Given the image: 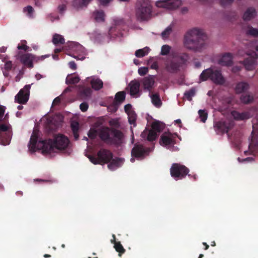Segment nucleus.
<instances>
[{"instance_id":"obj_32","label":"nucleus","mask_w":258,"mask_h":258,"mask_svg":"<svg viewBox=\"0 0 258 258\" xmlns=\"http://www.w3.org/2000/svg\"><path fill=\"white\" fill-rule=\"evenodd\" d=\"M196 90L195 88H191L189 90L186 91L184 93V96L189 101L192 100V97L196 95Z\"/></svg>"},{"instance_id":"obj_47","label":"nucleus","mask_w":258,"mask_h":258,"mask_svg":"<svg viewBox=\"0 0 258 258\" xmlns=\"http://www.w3.org/2000/svg\"><path fill=\"white\" fill-rule=\"evenodd\" d=\"M118 107V104L114 102L109 106L108 109L112 112H115L117 111Z\"/></svg>"},{"instance_id":"obj_55","label":"nucleus","mask_w":258,"mask_h":258,"mask_svg":"<svg viewBox=\"0 0 258 258\" xmlns=\"http://www.w3.org/2000/svg\"><path fill=\"white\" fill-rule=\"evenodd\" d=\"M52 120L50 119H47V127L49 128L50 131H53L54 129V127L52 126Z\"/></svg>"},{"instance_id":"obj_61","label":"nucleus","mask_w":258,"mask_h":258,"mask_svg":"<svg viewBox=\"0 0 258 258\" xmlns=\"http://www.w3.org/2000/svg\"><path fill=\"white\" fill-rule=\"evenodd\" d=\"M73 133L74 139H75V140H77L79 137L78 132H73Z\"/></svg>"},{"instance_id":"obj_15","label":"nucleus","mask_w":258,"mask_h":258,"mask_svg":"<svg viewBox=\"0 0 258 258\" xmlns=\"http://www.w3.org/2000/svg\"><path fill=\"white\" fill-rule=\"evenodd\" d=\"M177 134H172L170 132H164L161 136L160 143L162 146L170 145L175 144V139Z\"/></svg>"},{"instance_id":"obj_43","label":"nucleus","mask_w":258,"mask_h":258,"mask_svg":"<svg viewBox=\"0 0 258 258\" xmlns=\"http://www.w3.org/2000/svg\"><path fill=\"white\" fill-rule=\"evenodd\" d=\"M92 90L89 87L84 88L81 91V94L85 96V97H89L91 96L92 94Z\"/></svg>"},{"instance_id":"obj_4","label":"nucleus","mask_w":258,"mask_h":258,"mask_svg":"<svg viewBox=\"0 0 258 258\" xmlns=\"http://www.w3.org/2000/svg\"><path fill=\"white\" fill-rule=\"evenodd\" d=\"M90 161L94 164H108V168L114 170L120 167L123 163L124 160L120 158H113V154L108 150L101 149L97 154V157L90 155L88 156Z\"/></svg>"},{"instance_id":"obj_62","label":"nucleus","mask_w":258,"mask_h":258,"mask_svg":"<svg viewBox=\"0 0 258 258\" xmlns=\"http://www.w3.org/2000/svg\"><path fill=\"white\" fill-rule=\"evenodd\" d=\"M42 77V76L40 74H37L35 75V78L37 80H39Z\"/></svg>"},{"instance_id":"obj_53","label":"nucleus","mask_w":258,"mask_h":258,"mask_svg":"<svg viewBox=\"0 0 258 258\" xmlns=\"http://www.w3.org/2000/svg\"><path fill=\"white\" fill-rule=\"evenodd\" d=\"M71 128L73 132H78L79 124L77 122L71 124Z\"/></svg>"},{"instance_id":"obj_42","label":"nucleus","mask_w":258,"mask_h":258,"mask_svg":"<svg viewBox=\"0 0 258 258\" xmlns=\"http://www.w3.org/2000/svg\"><path fill=\"white\" fill-rule=\"evenodd\" d=\"M34 11L33 8L31 6H28L23 9V12L27 13V15L30 18L33 17Z\"/></svg>"},{"instance_id":"obj_18","label":"nucleus","mask_w":258,"mask_h":258,"mask_svg":"<svg viewBox=\"0 0 258 258\" xmlns=\"http://www.w3.org/2000/svg\"><path fill=\"white\" fill-rule=\"evenodd\" d=\"M257 15V12L254 7L247 8L244 12L242 19L244 21H249L254 19Z\"/></svg>"},{"instance_id":"obj_17","label":"nucleus","mask_w":258,"mask_h":258,"mask_svg":"<svg viewBox=\"0 0 258 258\" xmlns=\"http://www.w3.org/2000/svg\"><path fill=\"white\" fill-rule=\"evenodd\" d=\"M142 82L144 89L149 91L150 93L151 92L155 84L154 77L151 75L148 76L143 78Z\"/></svg>"},{"instance_id":"obj_36","label":"nucleus","mask_w":258,"mask_h":258,"mask_svg":"<svg viewBox=\"0 0 258 258\" xmlns=\"http://www.w3.org/2000/svg\"><path fill=\"white\" fill-rule=\"evenodd\" d=\"M128 119L130 124H133L134 126L136 125V121L137 119V115L135 111L130 113L127 114Z\"/></svg>"},{"instance_id":"obj_2","label":"nucleus","mask_w":258,"mask_h":258,"mask_svg":"<svg viewBox=\"0 0 258 258\" xmlns=\"http://www.w3.org/2000/svg\"><path fill=\"white\" fill-rule=\"evenodd\" d=\"M207 36L202 29L194 28L188 30L184 35V47L195 52H202L208 46Z\"/></svg>"},{"instance_id":"obj_10","label":"nucleus","mask_w":258,"mask_h":258,"mask_svg":"<svg viewBox=\"0 0 258 258\" xmlns=\"http://www.w3.org/2000/svg\"><path fill=\"white\" fill-rule=\"evenodd\" d=\"M10 127V125H0V144L2 145H8L11 142L12 132L9 130Z\"/></svg>"},{"instance_id":"obj_58","label":"nucleus","mask_w":258,"mask_h":258,"mask_svg":"<svg viewBox=\"0 0 258 258\" xmlns=\"http://www.w3.org/2000/svg\"><path fill=\"white\" fill-rule=\"evenodd\" d=\"M60 102V98L59 97H56L53 101L52 105H56Z\"/></svg>"},{"instance_id":"obj_22","label":"nucleus","mask_w":258,"mask_h":258,"mask_svg":"<svg viewBox=\"0 0 258 258\" xmlns=\"http://www.w3.org/2000/svg\"><path fill=\"white\" fill-rule=\"evenodd\" d=\"M130 93L132 96H136L139 93L140 84L138 81H133L129 84Z\"/></svg>"},{"instance_id":"obj_27","label":"nucleus","mask_w":258,"mask_h":258,"mask_svg":"<svg viewBox=\"0 0 258 258\" xmlns=\"http://www.w3.org/2000/svg\"><path fill=\"white\" fill-rule=\"evenodd\" d=\"M251 142L258 147V125H253V131L251 133Z\"/></svg>"},{"instance_id":"obj_44","label":"nucleus","mask_w":258,"mask_h":258,"mask_svg":"<svg viewBox=\"0 0 258 258\" xmlns=\"http://www.w3.org/2000/svg\"><path fill=\"white\" fill-rule=\"evenodd\" d=\"M77 46L76 44L74 42H70L67 44V45L65 46V48L67 50H70L71 51H75L77 50Z\"/></svg>"},{"instance_id":"obj_60","label":"nucleus","mask_w":258,"mask_h":258,"mask_svg":"<svg viewBox=\"0 0 258 258\" xmlns=\"http://www.w3.org/2000/svg\"><path fill=\"white\" fill-rule=\"evenodd\" d=\"M100 4L103 6L106 5L112 0H99Z\"/></svg>"},{"instance_id":"obj_14","label":"nucleus","mask_w":258,"mask_h":258,"mask_svg":"<svg viewBox=\"0 0 258 258\" xmlns=\"http://www.w3.org/2000/svg\"><path fill=\"white\" fill-rule=\"evenodd\" d=\"M249 57L243 60V64L247 70L251 71L254 68L258 54L255 51L248 54Z\"/></svg>"},{"instance_id":"obj_41","label":"nucleus","mask_w":258,"mask_h":258,"mask_svg":"<svg viewBox=\"0 0 258 258\" xmlns=\"http://www.w3.org/2000/svg\"><path fill=\"white\" fill-rule=\"evenodd\" d=\"M171 47L168 45H163L161 48V54L162 55H167L170 50Z\"/></svg>"},{"instance_id":"obj_51","label":"nucleus","mask_w":258,"mask_h":258,"mask_svg":"<svg viewBox=\"0 0 258 258\" xmlns=\"http://www.w3.org/2000/svg\"><path fill=\"white\" fill-rule=\"evenodd\" d=\"M124 111L127 114L134 111L132 109V106L131 104H127L125 105L124 107Z\"/></svg>"},{"instance_id":"obj_7","label":"nucleus","mask_w":258,"mask_h":258,"mask_svg":"<svg viewBox=\"0 0 258 258\" xmlns=\"http://www.w3.org/2000/svg\"><path fill=\"white\" fill-rule=\"evenodd\" d=\"M208 79L216 85H223L225 82V79L222 75L221 71L213 70L211 68L204 70L199 78L200 82L206 81Z\"/></svg>"},{"instance_id":"obj_31","label":"nucleus","mask_w":258,"mask_h":258,"mask_svg":"<svg viewBox=\"0 0 258 258\" xmlns=\"http://www.w3.org/2000/svg\"><path fill=\"white\" fill-rule=\"evenodd\" d=\"M253 100V96L249 94H243L240 97V100L244 104L250 103Z\"/></svg>"},{"instance_id":"obj_24","label":"nucleus","mask_w":258,"mask_h":258,"mask_svg":"<svg viewBox=\"0 0 258 258\" xmlns=\"http://www.w3.org/2000/svg\"><path fill=\"white\" fill-rule=\"evenodd\" d=\"M249 89V85L247 82H239L236 85L235 90L237 94L244 92Z\"/></svg>"},{"instance_id":"obj_28","label":"nucleus","mask_w":258,"mask_h":258,"mask_svg":"<svg viewBox=\"0 0 258 258\" xmlns=\"http://www.w3.org/2000/svg\"><path fill=\"white\" fill-rule=\"evenodd\" d=\"M52 41L54 45H57L64 44L65 40L62 35L56 33L53 35Z\"/></svg>"},{"instance_id":"obj_16","label":"nucleus","mask_w":258,"mask_h":258,"mask_svg":"<svg viewBox=\"0 0 258 258\" xmlns=\"http://www.w3.org/2000/svg\"><path fill=\"white\" fill-rule=\"evenodd\" d=\"M214 127L217 134H223L225 133H228V131L231 128V124L229 122L219 121L215 123Z\"/></svg>"},{"instance_id":"obj_56","label":"nucleus","mask_w":258,"mask_h":258,"mask_svg":"<svg viewBox=\"0 0 258 258\" xmlns=\"http://www.w3.org/2000/svg\"><path fill=\"white\" fill-rule=\"evenodd\" d=\"M69 67L73 70H76L77 69V65L74 61H70L69 63Z\"/></svg>"},{"instance_id":"obj_52","label":"nucleus","mask_w":258,"mask_h":258,"mask_svg":"<svg viewBox=\"0 0 258 258\" xmlns=\"http://www.w3.org/2000/svg\"><path fill=\"white\" fill-rule=\"evenodd\" d=\"M80 108L83 112H85L88 109V104L87 103H82L80 105Z\"/></svg>"},{"instance_id":"obj_8","label":"nucleus","mask_w":258,"mask_h":258,"mask_svg":"<svg viewBox=\"0 0 258 258\" xmlns=\"http://www.w3.org/2000/svg\"><path fill=\"white\" fill-rule=\"evenodd\" d=\"M170 172L171 177L176 180L182 179L187 175L188 176H190V174H188L189 169L184 165L179 163L172 164L170 169Z\"/></svg>"},{"instance_id":"obj_11","label":"nucleus","mask_w":258,"mask_h":258,"mask_svg":"<svg viewBox=\"0 0 258 258\" xmlns=\"http://www.w3.org/2000/svg\"><path fill=\"white\" fill-rule=\"evenodd\" d=\"M30 85H26L15 97V101L20 104H26L29 100Z\"/></svg>"},{"instance_id":"obj_5","label":"nucleus","mask_w":258,"mask_h":258,"mask_svg":"<svg viewBox=\"0 0 258 258\" xmlns=\"http://www.w3.org/2000/svg\"><path fill=\"white\" fill-rule=\"evenodd\" d=\"M189 56L187 53H181L165 63V70L171 74H176L187 65Z\"/></svg>"},{"instance_id":"obj_45","label":"nucleus","mask_w":258,"mask_h":258,"mask_svg":"<svg viewBox=\"0 0 258 258\" xmlns=\"http://www.w3.org/2000/svg\"><path fill=\"white\" fill-rule=\"evenodd\" d=\"M12 61L10 60L7 61L4 65V69L6 71H11L13 69Z\"/></svg>"},{"instance_id":"obj_54","label":"nucleus","mask_w":258,"mask_h":258,"mask_svg":"<svg viewBox=\"0 0 258 258\" xmlns=\"http://www.w3.org/2000/svg\"><path fill=\"white\" fill-rule=\"evenodd\" d=\"M6 107L4 106L0 105V120L3 117L5 112Z\"/></svg>"},{"instance_id":"obj_40","label":"nucleus","mask_w":258,"mask_h":258,"mask_svg":"<svg viewBox=\"0 0 258 258\" xmlns=\"http://www.w3.org/2000/svg\"><path fill=\"white\" fill-rule=\"evenodd\" d=\"M91 0H81L78 4L77 0H74V5L77 8L87 6Z\"/></svg>"},{"instance_id":"obj_25","label":"nucleus","mask_w":258,"mask_h":258,"mask_svg":"<svg viewBox=\"0 0 258 258\" xmlns=\"http://www.w3.org/2000/svg\"><path fill=\"white\" fill-rule=\"evenodd\" d=\"M149 95L151 97L153 104L157 107H160L162 105V101L159 94L155 93L154 94H151L150 92Z\"/></svg>"},{"instance_id":"obj_12","label":"nucleus","mask_w":258,"mask_h":258,"mask_svg":"<svg viewBox=\"0 0 258 258\" xmlns=\"http://www.w3.org/2000/svg\"><path fill=\"white\" fill-rule=\"evenodd\" d=\"M182 4L180 0H159L156 3L158 8L173 10L178 8Z\"/></svg>"},{"instance_id":"obj_1","label":"nucleus","mask_w":258,"mask_h":258,"mask_svg":"<svg viewBox=\"0 0 258 258\" xmlns=\"http://www.w3.org/2000/svg\"><path fill=\"white\" fill-rule=\"evenodd\" d=\"M38 135L33 132L28 144L30 151L35 152L37 149H42L43 153H51L54 149L63 150L67 149L70 144V141L66 136L58 134L55 136L54 140L48 139L39 140L38 142Z\"/></svg>"},{"instance_id":"obj_59","label":"nucleus","mask_w":258,"mask_h":258,"mask_svg":"<svg viewBox=\"0 0 258 258\" xmlns=\"http://www.w3.org/2000/svg\"><path fill=\"white\" fill-rule=\"evenodd\" d=\"M66 6L64 5H59L58 7L59 12L62 13L66 10Z\"/></svg>"},{"instance_id":"obj_50","label":"nucleus","mask_w":258,"mask_h":258,"mask_svg":"<svg viewBox=\"0 0 258 258\" xmlns=\"http://www.w3.org/2000/svg\"><path fill=\"white\" fill-rule=\"evenodd\" d=\"M233 1L234 0H220V5L222 7H225L231 5Z\"/></svg>"},{"instance_id":"obj_34","label":"nucleus","mask_w":258,"mask_h":258,"mask_svg":"<svg viewBox=\"0 0 258 258\" xmlns=\"http://www.w3.org/2000/svg\"><path fill=\"white\" fill-rule=\"evenodd\" d=\"M80 81V78L78 76L73 77L71 75H69L66 80V83L67 84H75L78 83Z\"/></svg>"},{"instance_id":"obj_63","label":"nucleus","mask_w":258,"mask_h":258,"mask_svg":"<svg viewBox=\"0 0 258 258\" xmlns=\"http://www.w3.org/2000/svg\"><path fill=\"white\" fill-rule=\"evenodd\" d=\"M9 71H10L5 70V69L3 70V74H4L5 77H8V76L9 75Z\"/></svg>"},{"instance_id":"obj_57","label":"nucleus","mask_w":258,"mask_h":258,"mask_svg":"<svg viewBox=\"0 0 258 258\" xmlns=\"http://www.w3.org/2000/svg\"><path fill=\"white\" fill-rule=\"evenodd\" d=\"M151 69L157 70L158 69V63L157 61L153 62L150 66Z\"/></svg>"},{"instance_id":"obj_19","label":"nucleus","mask_w":258,"mask_h":258,"mask_svg":"<svg viewBox=\"0 0 258 258\" xmlns=\"http://www.w3.org/2000/svg\"><path fill=\"white\" fill-rule=\"evenodd\" d=\"M231 115L237 120L247 119L252 116L249 111H244L240 113L237 111H233L231 112Z\"/></svg>"},{"instance_id":"obj_39","label":"nucleus","mask_w":258,"mask_h":258,"mask_svg":"<svg viewBox=\"0 0 258 258\" xmlns=\"http://www.w3.org/2000/svg\"><path fill=\"white\" fill-rule=\"evenodd\" d=\"M201 121L205 122L208 117V113L205 110L200 109L198 111Z\"/></svg>"},{"instance_id":"obj_48","label":"nucleus","mask_w":258,"mask_h":258,"mask_svg":"<svg viewBox=\"0 0 258 258\" xmlns=\"http://www.w3.org/2000/svg\"><path fill=\"white\" fill-rule=\"evenodd\" d=\"M148 72V68L147 67H141L138 69V73L141 76L145 75Z\"/></svg>"},{"instance_id":"obj_38","label":"nucleus","mask_w":258,"mask_h":258,"mask_svg":"<svg viewBox=\"0 0 258 258\" xmlns=\"http://www.w3.org/2000/svg\"><path fill=\"white\" fill-rule=\"evenodd\" d=\"M172 31V27L171 25L167 27L161 33V36L163 38H167Z\"/></svg>"},{"instance_id":"obj_26","label":"nucleus","mask_w":258,"mask_h":258,"mask_svg":"<svg viewBox=\"0 0 258 258\" xmlns=\"http://www.w3.org/2000/svg\"><path fill=\"white\" fill-rule=\"evenodd\" d=\"M113 237L114 238V240H111V242L114 244V247L115 248L116 251L118 252V255L121 256L122 254L124 253L125 250L120 242H116L115 241V236L114 235H113Z\"/></svg>"},{"instance_id":"obj_21","label":"nucleus","mask_w":258,"mask_h":258,"mask_svg":"<svg viewBox=\"0 0 258 258\" xmlns=\"http://www.w3.org/2000/svg\"><path fill=\"white\" fill-rule=\"evenodd\" d=\"M219 63L223 66H230L232 64V55L229 53H225L219 60Z\"/></svg>"},{"instance_id":"obj_3","label":"nucleus","mask_w":258,"mask_h":258,"mask_svg":"<svg viewBox=\"0 0 258 258\" xmlns=\"http://www.w3.org/2000/svg\"><path fill=\"white\" fill-rule=\"evenodd\" d=\"M97 135L104 143L117 146L122 143L124 137L120 130L107 126H102L98 130L91 128L88 133V137L92 139L96 138Z\"/></svg>"},{"instance_id":"obj_64","label":"nucleus","mask_w":258,"mask_h":258,"mask_svg":"<svg viewBox=\"0 0 258 258\" xmlns=\"http://www.w3.org/2000/svg\"><path fill=\"white\" fill-rule=\"evenodd\" d=\"M71 87L69 86L67 87L63 91V93H66L69 92H71L72 91Z\"/></svg>"},{"instance_id":"obj_33","label":"nucleus","mask_w":258,"mask_h":258,"mask_svg":"<svg viewBox=\"0 0 258 258\" xmlns=\"http://www.w3.org/2000/svg\"><path fill=\"white\" fill-rule=\"evenodd\" d=\"M152 128L155 132H161L164 128V125L159 121H155L152 124Z\"/></svg>"},{"instance_id":"obj_29","label":"nucleus","mask_w":258,"mask_h":258,"mask_svg":"<svg viewBox=\"0 0 258 258\" xmlns=\"http://www.w3.org/2000/svg\"><path fill=\"white\" fill-rule=\"evenodd\" d=\"M125 98V93L124 91L118 92L115 96V103L120 104L122 103Z\"/></svg>"},{"instance_id":"obj_9","label":"nucleus","mask_w":258,"mask_h":258,"mask_svg":"<svg viewBox=\"0 0 258 258\" xmlns=\"http://www.w3.org/2000/svg\"><path fill=\"white\" fill-rule=\"evenodd\" d=\"M50 56V55H41L37 57L31 53H25L21 55L20 57V61L26 67L32 69L33 68V61L37 62L39 60H43L45 58Z\"/></svg>"},{"instance_id":"obj_37","label":"nucleus","mask_w":258,"mask_h":258,"mask_svg":"<svg viewBox=\"0 0 258 258\" xmlns=\"http://www.w3.org/2000/svg\"><path fill=\"white\" fill-rule=\"evenodd\" d=\"M246 34L248 35L258 36V29H256L253 28L252 26H248V29L246 31Z\"/></svg>"},{"instance_id":"obj_49","label":"nucleus","mask_w":258,"mask_h":258,"mask_svg":"<svg viewBox=\"0 0 258 258\" xmlns=\"http://www.w3.org/2000/svg\"><path fill=\"white\" fill-rule=\"evenodd\" d=\"M26 40H23L22 42V44L21 45H20L19 44L18 45V49H19V50H25V51H27L28 48H29V46H27L26 45Z\"/></svg>"},{"instance_id":"obj_35","label":"nucleus","mask_w":258,"mask_h":258,"mask_svg":"<svg viewBox=\"0 0 258 258\" xmlns=\"http://www.w3.org/2000/svg\"><path fill=\"white\" fill-rule=\"evenodd\" d=\"M149 50V49L147 47L138 49L136 51L135 55L137 57H142L148 53Z\"/></svg>"},{"instance_id":"obj_30","label":"nucleus","mask_w":258,"mask_h":258,"mask_svg":"<svg viewBox=\"0 0 258 258\" xmlns=\"http://www.w3.org/2000/svg\"><path fill=\"white\" fill-rule=\"evenodd\" d=\"M95 20L97 22H103L104 21L105 14L102 11H95L93 13Z\"/></svg>"},{"instance_id":"obj_13","label":"nucleus","mask_w":258,"mask_h":258,"mask_svg":"<svg viewBox=\"0 0 258 258\" xmlns=\"http://www.w3.org/2000/svg\"><path fill=\"white\" fill-rule=\"evenodd\" d=\"M150 151L149 148L144 147L142 145L135 144L132 150V157L137 159H143Z\"/></svg>"},{"instance_id":"obj_23","label":"nucleus","mask_w":258,"mask_h":258,"mask_svg":"<svg viewBox=\"0 0 258 258\" xmlns=\"http://www.w3.org/2000/svg\"><path fill=\"white\" fill-rule=\"evenodd\" d=\"M90 84L94 90H99L103 87V83L100 79L92 77L90 81Z\"/></svg>"},{"instance_id":"obj_46","label":"nucleus","mask_w":258,"mask_h":258,"mask_svg":"<svg viewBox=\"0 0 258 258\" xmlns=\"http://www.w3.org/2000/svg\"><path fill=\"white\" fill-rule=\"evenodd\" d=\"M226 17L229 20L232 21L233 20L236 19L237 17V13L235 11L231 12L229 14H227Z\"/></svg>"},{"instance_id":"obj_6","label":"nucleus","mask_w":258,"mask_h":258,"mask_svg":"<svg viewBox=\"0 0 258 258\" xmlns=\"http://www.w3.org/2000/svg\"><path fill=\"white\" fill-rule=\"evenodd\" d=\"M152 5L149 0H139L136 4V16L138 21L149 20L151 16Z\"/></svg>"},{"instance_id":"obj_20","label":"nucleus","mask_w":258,"mask_h":258,"mask_svg":"<svg viewBox=\"0 0 258 258\" xmlns=\"http://www.w3.org/2000/svg\"><path fill=\"white\" fill-rule=\"evenodd\" d=\"M141 137L149 141H153L156 139L157 134L156 132L152 130H146L142 133Z\"/></svg>"}]
</instances>
